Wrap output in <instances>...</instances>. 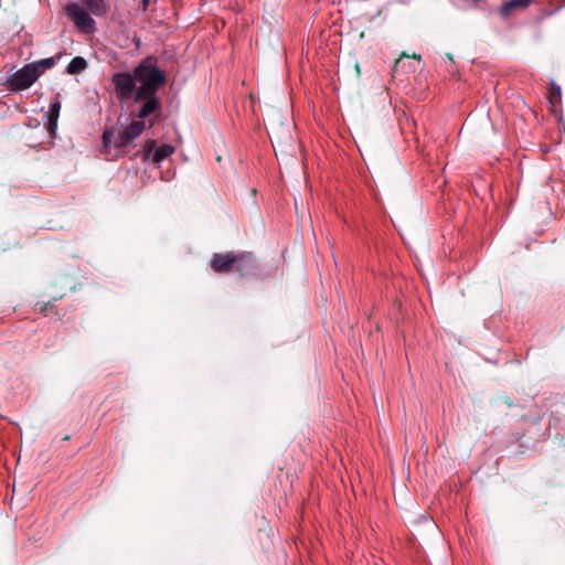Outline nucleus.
<instances>
[{"label":"nucleus","instance_id":"dca6fc26","mask_svg":"<svg viewBox=\"0 0 565 565\" xmlns=\"http://www.w3.org/2000/svg\"><path fill=\"white\" fill-rule=\"evenodd\" d=\"M141 3H142L143 9L146 10L148 8L149 0H141Z\"/></svg>","mask_w":565,"mask_h":565},{"label":"nucleus","instance_id":"1a4fd4ad","mask_svg":"<svg viewBox=\"0 0 565 565\" xmlns=\"http://www.w3.org/2000/svg\"><path fill=\"white\" fill-rule=\"evenodd\" d=\"M533 0H507L500 7L502 17H508L513 10L526 9Z\"/></svg>","mask_w":565,"mask_h":565},{"label":"nucleus","instance_id":"4468645a","mask_svg":"<svg viewBox=\"0 0 565 565\" xmlns=\"http://www.w3.org/2000/svg\"><path fill=\"white\" fill-rule=\"evenodd\" d=\"M84 3L94 15L100 17L106 12L103 0H84Z\"/></svg>","mask_w":565,"mask_h":565},{"label":"nucleus","instance_id":"20e7f679","mask_svg":"<svg viewBox=\"0 0 565 565\" xmlns=\"http://www.w3.org/2000/svg\"><path fill=\"white\" fill-rule=\"evenodd\" d=\"M135 103H142L136 116L139 120L148 118L149 116L160 113L162 104L157 94H134L131 98Z\"/></svg>","mask_w":565,"mask_h":565},{"label":"nucleus","instance_id":"9b49d317","mask_svg":"<svg viewBox=\"0 0 565 565\" xmlns=\"http://www.w3.org/2000/svg\"><path fill=\"white\" fill-rule=\"evenodd\" d=\"M60 110L61 103L57 99L50 104L49 110L44 115L47 118L49 130L56 129Z\"/></svg>","mask_w":565,"mask_h":565},{"label":"nucleus","instance_id":"f257e3e1","mask_svg":"<svg viewBox=\"0 0 565 565\" xmlns=\"http://www.w3.org/2000/svg\"><path fill=\"white\" fill-rule=\"evenodd\" d=\"M110 82L116 96L120 100H128L134 94H158L160 87L167 83V75L158 66V57L148 55L142 58L131 72L121 71L111 75Z\"/></svg>","mask_w":565,"mask_h":565},{"label":"nucleus","instance_id":"39448f33","mask_svg":"<svg viewBox=\"0 0 565 565\" xmlns=\"http://www.w3.org/2000/svg\"><path fill=\"white\" fill-rule=\"evenodd\" d=\"M174 152V147L169 143L157 145V141L149 139L143 145V159L160 163Z\"/></svg>","mask_w":565,"mask_h":565},{"label":"nucleus","instance_id":"f3484780","mask_svg":"<svg viewBox=\"0 0 565 565\" xmlns=\"http://www.w3.org/2000/svg\"><path fill=\"white\" fill-rule=\"evenodd\" d=\"M446 57L450 61L451 64H454V57L450 53H447Z\"/></svg>","mask_w":565,"mask_h":565},{"label":"nucleus","instance_id":"423d86ee","mask_svg":"<svg viewBox=\"0 0 565 565\" xmlns=\"http://www.w3.org/2000/svg\"><path fill=\"white\" fill-rule=\"evenodd\" d=\"M146 129V124L142 120H134L125 127L118 135L115 146L122 148L129 146L136 138H138Z\"/></svg>","mask_w":565,"mask_h":565},{"label":"nucleus","instance_id":"f03ea898","mask_svg":"<svg viewBox=\"0 0 565 565\" xmlns=\"http://www.w3.org/2000/svg\"><path fill=\"white\" fill-rule=\"evenodd\" d=\"M39 78V73L34 71V65L26 64L17 72L7 76L2 83L8 90L18 93L30 88Z\"/></svg>","mask_w":565,"mask_h":565},{"label":"nucleus","instance_id":"ddd939ff","mask_svg":"<svg viewBox=\"0 0 565 565\" xmlns=\"http://www.w3.org/2000/svg\"><path fill=\"white\" fill-rule=\"evenodd\" d=\"M562 100V88L554 81L550 83L548 87V102L553 108L561 104Z\"/></svg>","mask_w":565,"mask_h":565},{"label":"nucleus","instance_id":"9d476101","mask_svg":"<svg viewBox=\"0 0 565 565\" xmlns=\"http://www.w3.org/2000/svg\"><path fill=\"white\" fill-rule=\"evenodd\" d=\"M62 57V53H58L54 56L42 58L40 61L30 63V65H34V71L39 73V77L46 71L56 65V63Z\"/></svg>","mask_w":565,"mask_h":565},{"label":"nucleus","instance_id":"2eb2a0df","mask_svg":"<svg viewBox=\"0 0 565 565\" xmlns=\"http://www.w3.org/2000/svg\"><path fill=\"white\" fill-rule=\"evenodd\" d=\"M111 132L108 131V130H105L103 136H102V139H103V145L105 147H109L110 142H111Z\"/></svg>","mask_w":565,"mask_h":565},{"label":"nucleus","instance_id":"7ed1b4c3","mask_svg":"<svg viewBox=\"0 0 565 565\" xmlns=\"http://www.w3.org/2000/svg\"><path fill=\"white\" fill-rule=\"evenodd\" d=\"M65 14L82 33L92 34L96 31L95 20L90 17L89 12L77 2H68L65 7Z\"/></svg>","mask_w":565,"mask_h":565},{"label":"nucleus","instance_id":"6e6552de","mask_svg":"<svg viewBox=\"0 0 565 565\" xmlns=\"http://www.w3.org/2000/svg\"><path fill=\"white\" fill-rule=\"evenodd\" d=\"M235 264V254L226 253V254H214L211 262V267L216 273H227L230 271Z\"/></svg>","mask_w":565,"mask_h":565},{"label":"nucleus","instance_id":"0eeeda50","mask_svg":"<svg viewBox=\"0 0 565 565\" xmlns=\"http://www.w3.org/2000/svg\"><path fill=\"white\" fill-rule=\"evenodd\" d=\"M233 268L242 276L254 274L257 269V265L253 253L243 252L235 254V264Z\"/></svg>","mask_w":565,"mask_h":565},{"label":"nucleus","instance_id":"f8f14e48","mask_svg":"<svg viewBox=\"0 0 565 565\" xmlns=\"http://www.w3.org/2000/svg\"><path fill=\"white\" fill-rule=\"evenodd\" d=\"M88 66L87 61L83 56H75L66 66V73L70 75H77L84 72Z\"/></svg>","mask_w":565,"mask_h":565}]
</instances>
